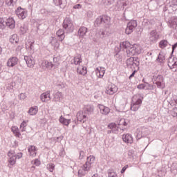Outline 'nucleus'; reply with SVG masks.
Returning a JSON list of instances; mask_svg holds the SVG:
<instances>
[{"label": "nucleus", "mask_w": 177, "mask_h": 177, "mask_svg": "<svg viewBox=\"0 0 177 177\" xmlns=\"http://www.w3.org/2000/svg\"><path fill=\"white\" fill-rule=\"evenodd\" d=\"M126 64L129 70H131L132 71L137 70V71H139L140 60L138 57H131L127 59Z\"/></svg>", "instance_id": "1"}, {"label": "nucleus", "mask_w": 177, "mask_h": 177, "mask_svg": "<svg viewBox=\"0 0 177 177\" xmlns=\"http://www.w3.org/2000/svg\"><path fill=\"white\" fill-rule=\"evenodd\" d=\"M95 24L97 27L103 26L107 28L111 26V18L107 15H100L95 19Z\"/></svg>", "instance_id": "2"}, {"label": "nucleus", "mask_w": 177, "mask_h": 177, "mask_svg": "<svg viewBox=\"0 0 177 177\" xmlns=\"http://www.w3.org/2000/svg\"><path fill=\"white\" fill-rule=\"evenodd\" d=\"M142 102H143V96L142 94H137L133 97L131 104V110L132 111H138L142 106Z\"/></svg>", "instance_id": "3"}, {"label": "nucleus", "mask_w": 177, "mask_h": 177, "mask_svg": "<svg viewBox=\"0 0 177 177\" xmlns=\"http://www.w3.org/2000/svg\"><path fill=\"white\" fill-rule=\"evenodd\" d=\"M62 27L66 32H73L74 31V24H73L71 18L66 17L64 20Z\"/></svg>", "instance_id": "4"}, {"label": "nucleus", "mask_w": 177, "mask_h": 177, "mask_svg": "<svg viewBox=\"0 0 177 177\" xmlns=\"http://www.w3.org/2000/svg\"><path fill=\"white\" fill-rule=\"evenodd\" d=\"M142 53V47L138 44H133L127 50L128 56H135Z\"/></svg>", "instance_id": "5"}, {"label": "nucleus", "mask_w": 177, "mask_h": 177, "mask_svg": "<svg viewBox=\"0 0 177 177\" xmlns=\"http://www.w3.org/2000/svg\"><path fill=\"white\" fill-rule=\"evenodd\" d=\"M153 81L155 82L158 88H160V89H164V88H165V83L164 82V77L162 75H153Z\"/></svg>", "instance_id": "6"}, {"label": "nucleus", "mask_w": 177, "mask_h": 177, "mask_svg": "<svg viewBox=\"0 0 177 177\" xmlns=\"http://www.w3.org/2000/svg\"><path fill=\"white\" fill-rule=\"evenodd\" d=\"M138 27V21L136 20H131L127 24V26L125 30V33L129 35L131 32H133V30Z\"/></svg>", "instance_id": "7"}, {"label": "nucleus", "mask_w": 177, "mask_h": 177, "mask_svg": "<svg viewBox=\"0 0 177 177\" xmlns=\"http://www.w3.org/2000/svg\"><path fill=\"white\" fill-rule=\"evenodd\" d=\"M95 158L93 155H91L90 156L87 157V161L86 163L83 165V170L84 171H89L91 168V165L93 164L95 162Z\"/></svg>", "instance_id": "8"}, {"label": "nucleus", "mask_w": 177, "mask_h": 177, "mask_svg": "<svg viewBox=\"0 0 177 177\" xmlns=\"http://www.w3.org/2000/svg\"><path fill=\"white\" fill-rule=\"evenodd\" d=\"M77 121H75V124H78V122H86V120H88V118H86V113L84 112V111H80L77 113L76 115Z\"/></svg>", "instance_id": "9"}, {"label": "nucleus", "mask_w": 177, "mask_h": 177, "mask_svg": "<svg viewBox=\"0 0 177 177\" xmlns=\"http://www.w3.org/2000/svg\"><path fill=\"white\" fill-rule=\"evenodd\" d=\"M160 39V33L156 30H153L149 32V41L152 44H156Z\"/></svg>", "instance_id": "10"}, {"label": "nucleus", "mask_w": 177, "mask_h": 177, "mask_svg": "<svg viewBox=\"0 0 177 177\" xmlns=\"http://www.w3.org/2000/svg\"><path fill=\"white\" fill-rule=\"evenodd\" d=\"M15 13L17 17H19V19H21V20H24V19H26L27 16V10L21 7H18L15 10Z\"/></svg>", "instance_id": "11"}, {"label": "nucleus", "mask_w": 177, "mask_h": 177, "mask_svg": "<svg viewBox=\"0 0 177 177\" xmlns=\"http://www.w3.org/2000/svg\"><path fill=\"white\" fill-rule=\"evenodd\" d=\"M24 60H25L28 67H29L30 68H32L34 67V66L35 65V61L34 60V58L32 57V56L25 55Z\"/></svg>", "instance_id": "12"}, {"label": "nucleus", "mask_w": 177, "mask_h": 177, "mask_svg": "<svg viewBox=\"0 0 177 177\" xmlns=\"http://www.w3.org/2000/svg\"><path fill=\"white\" fill-rule=\"evenodd\" d=\"M52 97H50V91H47L40 95V100L43 103H46V102H49Z\"/></svg>", "instance_id": "13"}, {"label": "nucleus", "mask_w": 177, "mask_h": 177, "mask_svg": "<svg viewBox=\"0 0 177 177\" xmlns=\"http://www.w3.org/2000/svg\"><path fill=\"white\" fill-rule=\"evenodd\" d=\"M97 107L99 109L100 113L102 114V115H107L110 113V108L103 104H98Z\"/></svg>", "instance_id": "14"}, {"label": "nucleus", "mask_w": 177, "mask_h": 177, "mask_svg": "<svg viewBox=\"0 0 177 177\" xmlns=\"http://www.w3.org/2000/svg\"><path fill=\"white\" fill-rule=\"evenodd\" d=\"M19 63V58L17 57H11L8 59L7 62V66L10 68L15 67V66H17Z\"/></svg>", "instance_id": "15"}, {"label": "nucleus", "mask_w": 177, "mask_h": 177, "mask_svg": "<svg viewBox=\"0 0 177 177\" xmlns=\"http://www.w3.org/2000/svg\"><path fill=\"white\" fill-rule=\"evenodd\" d=\"M83 111L84 114L92 115L95 113V106L92 104H87L84 106Z\"/></svg>", "instance_id": "16"}, {"label": "nucleus", "mask_w": 177, "mask_h": 177, "mask_svg": "<svg viewBox=\"0 0 177 177\" xmlns=\"http://www.w3.org/2000/svg\"><path fill=\"white\" fill-rule=\"evenodd\" d=\"M6 21V26L10 28V30H13L15 27H16V21H15V19L12 17H9L8 19H4Z\"/></svg>", "instance_id": "17"}, {"label": "nucleus", "mask_w": 177, "mask_h": 177, "mask_svg": "<svg viewBox=\"0 0 177 177\" xmlns=\"http://www.w3.org/2000/svg\"><path fill=\"white\" fill-rule=\"evenodd\" d=\"M122 139L123 142L127 145H132V143H133V137H132V135L129 133L123 134Z\"/></svg>", "instance_id": "18"}, {"label": "nucleus", "mask_w": 177, "mask_h": 177, "mask_svg": "<svg viewBox=\"0 0 177 177\" xmlns=\"http://www.w3.org/2000/svg\"><path fill=\"white\" fill-rule=\"evenodd\" d=\"M156 63H159L160 66H162L165 63V53L160 51L156 59Z\"/></svg>", "instance_id": "19"}, {"label": "nucleus", "mask_w": 177, "mask_h": 177, "mask_svg": "<svg viewBox=\"0 0 177 177\" xmlns=\"http://www.w3.org/2000/svg\"><path fill=\"white\" fill-rule=\"evenodd\" d=\"M117 91H118V88H117V86H115V84H111L107 87L106 90V93H107L108 95H114V93H115Z\"/></svg>", "instance_id": "20"}, {"label": "nucleus", "mask_w": 177, "mask_h": 177, "mask_svg": "<svg viewBox=\"0 0 177 177\" xmlns=\"http://www.w3.org/2000/svg\"><path fill=\"white\" fill-rule=\"evenodd\" d=\"M53 3H54L55 6H59L61 9H64L66 5H67V0H53Z\"/></svg>", "instance_id": "21"}, {"label": "nucleus", "mask_w": 177, "mask_h": 177, "mask_svg": "<svg viewBox=\"0 0 177 177\" xmlns=\"http://www.w3.org/2000/svg\"><path fill=\"white\" fill-rule=\"evenodd\" d=\"M171 44H169V41L168 40L163 39L160 40L158 43V46L160 49H165V48H167V46H171Z\"/></svg>", "instance_id": "22"}, {"label": "nucleus", "mask_w": 177, "mask_h": 177, "mask_svg": "<svg viewBox=\"0 0 177 177\" xmlns=\"http://www.w3.org/2000/svg\"><path fill=\"white\" fill-rule=\"evenodd\" d=\"M54 66H55V64H53L52 62H49L48 60H44L41 62V67L43 68H47L48 70H52Z\"/></svg>", "instance_id": "23"}, {"label": "nucleus", "mask_w": 177, "mask_h": 177, "mask_svg": "<svg viewBox=\"0 0 177 177\" xmlns=\"http://www.w3.org/2000/svg\"><path fill=\"white\" fill-rule=\"evenodd\" d=\"M53 95V102H62V99H63V93H62V92L57 91L54 93Z\"/></svg>", "instance_id": "24"}, {"label": "nucleus", "mask_w": 177, "mask_h": 177, "mask_svg": "<svg viewBox=\"0 0 177 177\" xmlns=\"http://www.w3.org/2000/svg\"><path fill=\"white\" fill-rule=\"evenodd\" d=\"M82 63V57L81 55L77 54V55L72 60L71 64H75V66H78V64H81Z\"/></svg>", "instance_id": "25"}, {"label": "nucleus", "mask_w": 177, "mask_h": 177, "mask_svg": "<svg viewBox=\"0 0 177 177\" xmlns=\"http://www.w3.org/2000/svg\"><path fill=\"white\" fill-rule=\"evenodd\" d=\"M95 73L97 77H98L99 78H102V77H104L106 70H104V68L102 67L96 68Z\"/></svg>", "instance_id": "26"}, {"label": "nucleus", "mask_w": 177, "mask_h": 177, "mask_svg": "<svg viewBox=\"0 0 177 177\" xmlns=\"http://www.w3.org/2000/svg\"><path fill=\"white\" fill-rule=\"evenodd\" d=\"M107 127L109 129L112 131V133H118V126H117V124L111 122L109 123Z\"/></svg>", "instance_id": "27"}, {"label": "nucleus", "mask_w": 177, "mask_h": 177, "mask_svg": "<svg viewBox=\"0 0 177 177\" xmlns=\"http://www.w3.org/2000/svg\"><path fill=\"white\" fill-rule=\"evenodd\" d=\"M56 35L58 37V40L60 41V42L63 41L64 38H66V35H64V30L59 29L57 31Z\"/></svg>", "instance_id": "28"}, {"label": "nucleus", "mask_w": 177, "mask_h": 177, "mask_svg": "<svg viewBox=\"0 0 177 177\" xmlns=\"http://www.w3.org/2000/svg\"><path fill=\"white\" fill-rule=\"evenodd\" d=\"M34 44L35 41H28L26 44V49L30 52V53H32V52H34Z\"/></svg>", "instance_id": "29"}, {"label": "nucleus", "mask_w": 177, "mask_h": 177, "mask_svg": "<svg viewBox=\"0 0 177 177\" xmlns=\"http://www.w3.org/2000/svg\"><path fill=\"white\" fill-rule=\"evenodd\" d=\"M86 32H88V28L85 26H82L80 28L77 34L79 37H85V35H86Z\"/></svg>", "instance_id": "30"}, {"label": "nucleus", "mask_w": 177, "mask_h": 177, "mask_svg": "<svg viewBox=\"0 0 177 177\" xmlns=\"http://www.w3.org/2000/svg\"><path fill=\"white\" fill-rule=\"evenodd\" d=\"M28 151L30 153V156H32V157H35V156H37V147L34 146V145H30L28 149Z\"/></svg>", "instance_id": "31"}, {"label": "nucleus", "mask_w": 177, "mask_h": 177, "mask_svg": "<svg viewBox=\"0 0 177 177\" xmlns=\"http://www.w3.org/2000/svg\"><path fill=\"white\" fill-rule=\"evenodd\" d=\"M131 43H129V41H123L120 44L121 49H122L123 50L126 49V52L129 50V49L131 48Z\"/></svg>", "instance_id": "32"}, {"label": "nucleus", "mask_w": 177, "mask_h": 177, "mask_svg": "<svg viewBox=\"0 0 177 177\" xmlns=\"http://www.w3.org/2000/svg\"><path fill=\"white\" fill-rule=\"evenodd\" d=\"M28 113V114H30V115H35L38 113V106H35L30 107Z\"/></svg>", "instance_id": "33"}, {"label": "nucleus", "mask_w": 177, "mask_h": 177, "mask_svg": "<svg viewBox=\"0 0 177 177\" xmlns=\"http://www.w3.org/2000/svg\"><path fill=\"white\" fill-rule=\"evenodd\" d=\"M77 74H80V75H85L88 71H86V67L85 66H80L77 68Z\"/></svg>", "instance_id": "34"}, {"label": "nucleus", "mask_w": 177, "mask_h": 177, "mask_svg": "<svg viewBox=\"0 0 177 177\" xmlns=\"http://www.w3.org/2000/svg\"><path fill=\"white\" fill-rule=\"evenodd\" d=\"M59 122L61 124H63V125H66V127H68V125H70V122H71V120L66 119L63 118V116H60Z\"/></svg>", "instance_id": "35"}, {"label": "nucleus", "mask_w": 177, "mask_h": 177, "mask_svg": "<svg viewBox=\"0 0 177 177\" xmlns=\"http://www.w3.org/2000/svg\"><path fill=\"white\" fill-rule=\"evenodd\" d=\"M50 44L55 48V49H57L59 46H60V44L57 41V39L55 37H52Z\"/></svg>", "instance_id": "36"}, {"label": "nucleus", "mask_w": 177, "mask_h": 177, "mask_svg": "<svg viewBox=\"0 0 177 177\" xmlns=\"http://www.w3.org/2000/svg\"><path fill=\"white\" fill-rule=\"evenodd\" d=\"M169 9H171L173 12L177 10V0H171L170 1Z\"/></svg>", "instance_id": "37"}, {"label": "nucleus", "mask_w": 177, "mask_h": 177, "mask_svg": "<svg viewBox=\"0 0 177 177\" xmlns=\"http://www.w3.org/2000/svg\"><path fill=\"white\" fill-rule=\"evenodd\" d=\"M10 44H19V36L17 35L14 34L10 37Z\"/></svg>", "instance_id": "38"}, {"label": "nucleus", "mask_w": 177, "mask_h": 177, "mask_svg": "<svg viewBox=\"0 0 177 177\" xmlns=\"http://www.w3.org/2000/svg\"><path fill=\"white\" fill-rule=\"evenodd\" d=\"M169 103L172 107L177 106V95H173L169 101Z\"/></svg>", "instance_id": "39"}, {"label": "nucleus", "mask_w": 177, "mask_h": 177, "mask_svg": "<svg viewBox=\"0 0 177 177\" xmlns=\"http://www.w3.org/2000/svg\"><path fill=\"white\" fill-rule=\"evenodd\" d=\"M8 167L10 168H11V167H13V165H15V164H16V156H12L10 157V158L8 159Z\"/></svg>", "instance_id": "40"}, {"label": "nucleus", "mask_w": 177, "mask_h": 177, "mask_svg": "<svg viewBox=\"0 0 177 177\" xmlns=\"http://www.w3.org/2000/svg\"><path fill=\"white\" fill-rule=\"evenodd\" d=\"M16 86V83L15 82H11L10 84H8L6 87V92H9V91H12L13 88Z\"/></svg>", "instance_id": "41"}, {"label": "nucleus", "mask_w": 177, "mask_h": 177, "mask_svg": "<svg viewBox=\"0 0 177 177\" xmlns=\"http://www.w3.org/2000/svg\"><path fill=\"white\" fill-rule=\"evenodd\" d=\"M28 30V28H27V26L23 25L19 28V34L21 35L26 34L27 32V30Z\"/></svg>", "instance_id": "42"}, {"label": "nucleus", "mask_w": 177, "mask_h": 177, "mask_svg": "<svg viewBox=\"0 0 177 177\" xmlns=\"http://www.w3.org/2000/svg\"><path fill=\"white\" fill-rule=\"evenodd\" d=\"M17 3V0H6V5L7 6H15Z\"/></svg>", "instance_id": "43"}, {"label": "nucleus", "mask_w": 177, "mask_h": 177, "mask_svg": "<svg viewBox=\"0 0 177 177\" xmlns=\"http://www.w3.org/2000/svg\"><path fill=\"white\" fill-rule=\"evenodd\" d=\"M145 60H147L148 62H151L153 60V52L149 51L145 55Z\"/></svg>", "instance_id": "44"}, {"label": "nucleus", "mask_w": 177, "mask_h": 177, "mask_svg": "<svg viewBox=\"0 0 177 177\" xmlns=\"http://www.w3.org/2000/svg\"><path fill=\"white\" fill-rule=\"evenodd\" d=\"M6 21L5 19L3 18H0V28L1 30H4V28H6Z\"/></svg>", "instance_id": "45"}, {"label": "nucleus", "mask_w": 177, "mask_h": 177, "mask_svg": "<svg viewBox=\"0 0 177 177\" xmlns=\"http://www.w3.org/2000/svg\"><path fill=\"white\" fill-rule=\"evenodd\" d=\"M12 132L14 133L15 136H16L17 138H20V136H21V133H20L18 129H14L13 128H12Z\"/></svg>", "instance_id": "46"}, {"label": "nucleus", "mask_w": 177, "mask_h": 177, "mask_svg": "<svg viewBox=\"0 0 177 177\" xmlns=\"http://www.w3.org/2000/svg\"><path fill=\"white\" fill-rule=\"evenodd\" d=\"M47 169L50 172H53V171H55V164H53V163L48 164L47 165Z\"/></svg>", "instance_id": "47"}, {"label": "nucleus", "mask_w": 177, "mask_h": 177, "mask_svg": "<svg viewBox=\"0 0 177 177\" xmlns=\"http://www.w3.org/2000/svg\"><path fill=\"white\" fill-rule=\"evenodd\" d=\"M171 114L174 118H177V106L172 109Z\"/></svg>", "instance_id": "48"}, {"label": "nucleus", "mask_w": 177, "mask_h": 177, "mask_svg": "<svg viewBox=\"0 0 177 177\" xmlns=\"http://www.w3.org/2000/svg\"><path fill=\"white\" fill-rule=\"evenodd\" d=\"M115 57L116 59V62H118V63H121V62H122V54H115Z\"/></svg>", "instance_id": "49"}, {"label": "nucleus", "mask_w": 177, "mask_h": 177, "mask_svg": "<svg viewBox=\"0 0 177 177\" xmlns=\"http://www.w3.org/2000/svg\"><path fill=\"white\" fill-rule=\"evenodd\" d=\"M98 35H99L100 38H101V39H103V38H106V32H104V30H100L98 32Z\"/></svg>", "instance_id": "50"}, {"label": "nucleus", "mask_w": 177, "mask_h": 177, "mask_svg": "<svg viewBox=\"0 0 177 177\" xmlns=\"http://www.w3.org/2000/svg\"><path fill=\"white\" fill-rule=\"evenodd\" d=\"M118 125H123L124 127H127L128 125V122H127L125 119H120Z\"/></svg>", "instance_id": "51"}, {"label": "nucleus", "mask_w": 177, "mask_h": 177, "mask_svg": "<svg viewBox=\"0 0 177 177\" xmlns=\"http://www.w3.org/2000/svg\"><path fill=\"white\" fill-rule=\"evenodd\" d=\"M26 127H27V122H26V121L24 120L20 125V128H22L21 132L26 131Z\"/></svg>", "instance_id": "52"}, {"label": "nucleus", "mask_w": 177, "mask_h": 177, "mask_svg": "<svg viewBox=\"0 0 177 177\" xmlns=\"http://www.w3.org/2000/svg\"><path fill=\"white\" fill-rule=\"evenodd\" d=\"M31 162L33 164V165H36V167H39L41 165V161L37 158L33 160Z\"/></svg>", "instance_id": "53"}, {"label": "nucleus", "mask_w": 177, "mask_h": 177, "mask_svg": "<svg viewBox=\"0 0 177 177\" xmlns=\"http://www.w3.org/2000/svg\"><path fill=\"white\" fill-rule=\"evenodd\" d=\"M102 1L105 6H110L113 3V0H102Z\"/></svg>", "instance_id": "54"}, {"label": "nucleus", "mask_w": 177, "mask_h": 177, "mask_svg": "<svg viewBox=\"0 0 177 177\" xmlns=\"http://www.w3.org/2000/svg\"><path fill=\"white\" fill-rule=\"evenodd\" d=\"M177 48V42L174 43V44L171 45V55H174V52L176 50Z\"/></svg>", "instance_id": "55"}, {"label": "nucleus", "mask_w": 177, "mask_h": 177, "mask_svg": "<svg viewBox=\"0 0 177 177\" xmlns=\"http://www.w3.org/2000/svg\"><path fill=\"white\" fill-rule=\"evenodd\" d=\"M121 49L122 48H121L120 46L115 47V55H120V52H121Z\"/></svg>", "instance_id": "56"}, {"label": "nucleus", "mask_w": 177, "mask_h": 177, "mask_svg": "<svg viewBox=\"0 0 177 177\" xmlns=\"http://www.w3.org/2000/svg\"><path fill=\"white\" fill-rule=\"evenodd\" d=\"M85 157V152L84 151H80L79 160H84Z\"/></svg>", "instance_id": "57"}, {"label": "nucleus", "mask_w": 177, "mask_h": 177, "mask_svg": "<svg viewBox=\"0 0 177 177\" xmlns=\"http://www.w3.org/2000/svg\"><path fill=\"white\" fill-rule=\"evenodd\" d=\"M128 168H129V165H126L124 166V167H122V169L120 171V174H125V171H127V169H128Z\"/></svg>", "instance_id": "58"}, {"label": "nucleus", "mask_w": 177, "mask_h": 177, "mask_svg": "<svg viewBox=\"0 0 177 177\" xmlns=\"http://www.w3.org/2000/svg\"><path fill=\"white\" fill-rule=\"evenodd\" d=\"M26 97H27V96L26 95V93H21L19 95V99H20V100H24Z\"/></svg>", "instance_id": "59"}, {"label": "nucleus", "mask_w": 177, "mask_h": 177, "mask_svg": "<svg viewBox=\"0 0 177 177\" xmlns=\"http://www.w3.org/2000/svg\"><path fill=\"white\" fill-rule=\"evenodd\" d=\"M14 156L15 157L16 160H20V158L23 157V153L19 152L17 155H14Z\"/></svg>", "instance_id": "60"}, {"label": "nucleus", "mask_w": 177, "mask_h": 177, "mask_svg": "<svg viewBox=\"0 0 177 177\" xmlns=\"http://www.w3.org/2000/svg\"><path fill=\"white\" fill-rule=\"evenodd\" d=\"M109 177H117V173L114 171H111L108 173Z\"/></svg>", "instance_id": "61"}, {"label": "nucleus", "mask_w": 177, "mask_h": 177, "mask_svg": "<svg viewBox=\"0 0 177 177\" xmlns=\"http://www.w3.org/2000/svg\"><path fill=\"white\" fill-rule=\"evenodd\" d=\"M58 89H63L64 88H66V84H64V83H59L57 85Z\"/></svg>", "instance_id": "62"}, {"label": "nucleus", "mask_w": 177, "mask_h": 177, "mask_svg": "<svg viewBox=\"0 0 177 177\" xmlns=\"http://www.w3.org/2000/svg\"><path fill=\"white\" fill-rule=\"evenodd\" d=\"M138 89H145L146 88V84H140L137 86Z\"/></svg>", "instance_id": "63"}, {"label": "nucleus", "mask_w": 177, "mask_h": 177, "mask_svg": "<svg viewBox=\"0 0 177 177\" xmlns=\"http://www.w3.org/2000/svg\"><path fill=\"white\" fill-rule=\"evenodd\" d=\"M7 156H8V157H12V156H15V151H13V150H10V151L8 152Z\"/></svg>", "instance_id": "64"}]
</instances>
